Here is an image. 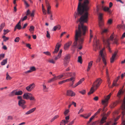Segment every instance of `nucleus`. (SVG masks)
<instances>
[{"instance_id": "f257e3e1", "label": "nucleus", "mask_w": 125, "mask_h": 125, "mask_svg": "<svg viewBox=\"0 0 125 125\" xmlns=\"http://www.w3.org/2000/svg\"><path fill=\"white\" fill-rule=\"evenodd\" d=\"M77 12H75L74 16L75 18L79 15H82L80 19L77 21L80 22L78 25V29L75 31V41L72 46L73 50L74 51L76 48L79 50L82 48V44L83 41L84 36L85 35L87 27L83 25L84 23H87L88 20V13L87 11L89 8L88 0H79Z\"/></svg>"}, {"instance_id": "f03ea898", "label": "nucleus", "mask_w": 125, "mask_h": 125, "mask_svg": "<svg viewBox=\"0 0 125 125\" xmlns=\"http://www.w3.org/2000/svg\"><path fill=\"white\" fill-rule=\"evenodd\" d=\"M102 80L100 78H99L96 79L93 83L92 87L90 91L88 93V94L89 95L92 93L95 90H96L99 86L102 83Z\"/></svg>"}, {"instance_id": "7ed1b4c3", "label": "nucleus", "mask_w": 125, "mask_h": 125, "mask_svg": "<svg viewBox=\"0 0 125 125\" xmlns=\"http://www.w3.org/2000/svg\"><path fill=\"white\" fill-rule=\"evenodd\" d=\"M104 49H103L102 50H101L99 52V54L98 56V58L96 62H100L101 60V57H102V60L103 63L105 65H106V60L104 58V55L103 54V51Z\"/></svg>"}, {"instance_id": "20e7f679", "label": "nucleus", "mask_w": 125, "mask_h": 125, "mask_svg": "<svg viewBox=\"0 0 125 125\" xmlns=\"http://www.w3.org/2000/svg\"><path fill=\"white\" fill-rule=\"evenodd\" d=\"M111 95V93H110L105 98L104 100H102V103L103 105L104 106L103 110L105 107L107 106L108 103V101L110 98V97Z\"/></svg>"}, {"instance_id": "39448f33", "label": "nucleus", "mask_w": 125, "mask_h": 125, "mask_svg": "<svg viewBox=\"0 0 125 125\" xmlns=\"http://www.w3.org/2000/svg\"><path fill=\"white\" fill-rule=\"evenodd\" d=\"M103 14L100 13L99 16V26L101 30H102L104 28V23L102 19Z\"/></svg>"}, {"instance_id": "423d86ee", "label": "nucleus", "mask_w": 125, "mask_h": 125, "mask_svg": "<svg viewBox=\"0 0 125 125\" xmlns=\"http://www.w3.org/2000/svg\"><path fill=\"white\" fill-rule=\"evenodd\" d=\"M62 75H64L63 76H70L71 77H73L75 78L76 73L75 72H67L63 73Z\"/></svg>"}, {"instance_id": "0eeeda50", "label": "nucleus", "mask_w": 125, "mask_h": 125, "mask_svg": "<svg viewBox=\"0 0 125 125\" xmlns=\"http://www.w3.org/2000/svg\"><path fill=\"white\" fill-rule=\"evenodd\" d=\"M25 101L23 100H19L18 101L19 106L21 107L23 109H24L26 107V105L25 104Z\"/></svg>"}, {"instance_id": "6e6552de", "label": "nucleus", "mask_w": 125, "mask_h": 125, "mask_svg": "<svg viewBox=\"0 0 125 125\" xmlns=\"http://www.w3.org/2000/svg\"><path fill=\"white\" fill-rule=\"evenodd\" d=\"M124 87V86H123L122 88L120 89L117 95V96L119 99H120V98L122 95L123 94L124 92L125 91V89H124L123 90V88Z\"/></svg>"}, {"instance_id": "1a4fd4ad", "label": "nucleus", "mask_w": 125, "mask_h": 125, "mask_svg": "<svg viewBox=\"0 0 125 125\" xmlns=\"http://www.w3.org/2000/svg\"><path fill=\"white\" fill-rule=\"evenodd\" d=\"M110 39H104L103 40V42L106 45L107 47H108L109 49V52H111V50L110 48H109V46L110 44L109 41Z\"/></svg>"}, {"instance_id": "9d476101", "label": "nucleus", "mask_w": 125, "mask_h": 125, "mask_svg": "<svg viewBox=\"0 0 125 125\" xmlns=\"http://www.w3.org/2000/svg\"><path fill=\"white\" fill-rule=\"evenodd\" d=\"M34 83L30 84L26 88V89L28 92L31 91L34 87Z\"/></svg>"}, {"instance_id": "9b49d317", "label": "nucleus", "mask_w": 125, "mask_h": 125, "mask_svg": "<svg viewBox=\"0 0 125 125\" xmlns=\"http://www.w3.org/2000/svg\"><path fill=\"white\" fill-rule=\"evenodd\" d=\"M64 75H61L58 76H55V77L51 79L52 82H53L58 79H60Z\"/></svg>"}, {"instance_id": "f8f14e48", "label": "nucleus", "mask_w": 125, "mask_h": 125, "mask_svg": "<svg viewBox=\"0 0 125 125\" xmlns=\"http://www.w3.org/2000/svg\"><path fill=\"white\" fill-rule=\"evenodd\" d=\"M109 114V113H108L106 114V116H104L103 117L100 121V123L101 124H103L105 122L106 120L107 119V116Z\"/></svg>"}, {"instance_id": "ddd939ff", "label": "nucleus", "mask_w": 125, "mask_h": 125, "mask_svg": "<svg viewBox=\"0 0 125 125\" xmlns=\"http://www.w3.org/2000/svg\"><path fill=\"white\" fill-rule=\"evenodd\" d=\"M67 95L73 97L75 95V94L72 91L68 90L67 91Z\"/></svg>"}, {"instance_id": "4468645a", "label": "nucleus", "mask_w": 125, "mask_h": 125, "mask_svg": "<svg viewBox=\"0 0 125 125\" xmlns=\"http://www.w3.org/2000/svg\"><path fill=\"white\" fill-rule=\"evenodd\" d=\"M61 46V45L59 44V43H58L57 45H56L54 51L53 52V54L56 53L58 52L59 48Z\"/></svg>"}, {"instance_id": "2eb2a0df", "label": "nucleus", "mask_w": 125, "mask_h": 125, "mask_svg": "<svg viewBox=\"0 0 125 125\" xmlns=\"http://www.w3.org/2000/svg\"><path fill=\"white\" fill-rule=\"evenodd\" d=\"M84 78H83L81 79L77 83H76L73 86V88H74L77 86L78 85L81 84L84 81Z\"/></svg>"}, {"instance_id": "dca6fc26", "label": "nucleus", "mask_w": 125, "mask_h": 125, "mask_svg": "<svg viewBox=\"0 0 125 125\" xmlns=\"http://www.w3.org/2000/svg\"><path fill=\"white\" fill-rule=\"evenodd\" d=\"M72 42L71 41H70L67 43H66L64 46V48L65 50L67 49L70 46L72 43Z\"/></svg>"}, {"instance_id": "f3484780", "label": "nucleus", "mask_w": 125, "mask_h": 125, "mask_svg": "<svg viewBox=\"0 0 125 125\" xmlns=\"http://www.w3.org/2000/svg\"><path fill=\"white\" fill-rule=\"evenodd\" d=\"M30 94H31V93H26L24 94L23 96V98L26 99H29V97L30 95Z\"/></svg>"}, {"instance_id": "a211bd4d", "label": "nucleus", "mask_w": 125, "mask_h": 125, "mask_svg": "<svg viewBox=\"0 0 125 125\" xmlns=\"http://www.w3.org/2000/svg\"><path fill=\"white\" fill-rule=\"evenodd\" d=\"M117 52V51L115 52L112 55V57L110 59L111 62V63L113 62Z\"/></svg>"}, {"instance_id": "6ab92c4d", "label": "nucleus", "mask_w": 125, "mask_h": 125, "mask_svg": "<svg viewBox=\"0 0 125 125\" xmlns=\"http://www.w3.org/2000/svg\"><path fill=\"white\" fill-rule=\"evenodd\" d=\"M103 9L105 11L107 12L110 15L111 14L112 11L109 10V8L108 7H105L103 8Z\"/></svg>"}, {"instance_id": "aec40b11", "label": "nucleus", "mask_w": 125, "mask_h": 125, "mask_svg": "<svg viewBox=\"0 0 125 125\" xmlns=\"http://www.w3.org/2000/svg\"><path fill=\"white\" fill-rule=\"evenodd\" d=\"M94 41V46L95 47V48L96 49H97L99 47V42L97 40L95 39Z\"/></svg>"}, {"instance_id": "412c9836", "label": "nucleus", "mask_w": 125, "mask_h": 125, "mask_svg": "<svg viewBox=\"0 0 125 125\" xmlns=\"http://www.w3.org/2000/svg\"><path fill=\"white\" fill-rule=\"evenodd\" d=\"M36 109V107L33 108L26 113L25 114L26 115H28L30 114L33 112Z\"/></svg>"}, {"instance_id": "4be33fe9", "label": "nucleus", "mask_w": 125, "mask_h": 125, "mask_svg": "<svg viewBox=\"0 0 125 125\" xmlns=\"http://www.w3.org/2000/svg\"><path fill=\"white\" fill-rule=\"evenodd\" d=\"M61 28V26L59 25H57L54 26L52 30L53 31H55L56 30H59Z\"/></svg>"}, {"instance_id": "5701e85b", "label": "nucleus", "mask_w": 125, "mask_h": 125, "mask_svg": "<svg viewBox=\"0 0 125 125\" xmlns=\"http://www.w3.org/2000/svg\"><path fill=\"white\" fill-rule=\"evenodd\" d=\"M113 35L112 34L111 35L110 37V39L113 41V42L114 43H115L116 44H117V40L116 39H114V40H113Z\"/></svg>"}, {"instance_id": "b1692460", "label": "nucleus", "mask_w": 125, "mask_h": 125, "mask_svg": "<svg viewBox=\"0 0 125 125\" xmlns=\"http://www.w3.org/2000/svg\"><path fill=\"white\" fill-rule=\"evenodd\" d=\"M42 86L43 87V91L45 92H47L48 91V88L46 87V85L45 84V83H43Z\"/></svg>"}, {"instance_id": "393cba45", "label": "nucleus", "mask_w": 125, "mask_h": 125, "mask_svg": "<svg viewBox=\"0 0 125 125\" xmlns=\"http://www.w3.org/2000/svg\"><path fill=\"white\" fill-rule=\"evenodd\" d=\"M68 122V120H63L61 122L60 125H65L66 124H67Z\"/></svg>"}, {"instance_id": "a878e982", "label": "nucleus", "mask_w": 125, "mask_h": 125, "mask_svg": "<svg viewBox=\"0 0 125 125\" xmlns=\"http://www.w3.org/2000/svg\"><path fill=\"white\" fill-rule=\"evenodd\" d=\"M70 57V54H66L65 56L64 60L69 61Z\"/></svg>"}, {"instance_id": "bb28decb", "label": "nucleus", "mask_w": 125, "mask_h": 125, "mask_svg": "<svg viewBox=\"0 0 125 125\" xmlns=\"http://www.w3.org/2000/svg\"><path fill=\"white\" fill-rule=\"evenodd\" d=\"M15 95H21L23 93V92L21 90H20L18 91H16V90H15Z\"/></svg>"}, {"instance_id": "cd10ccee", "label": "nucleus", "mask_w": 125, "mask_h": 125, "mask_svg": "<svg viewBox=\"0 0 125 125\" xmlns=\"http://www.w3.org/2000/svg\"><path fill=\"white\" fill-rule=\"evenodd\" d=\"M30 94V95L29 97V99L30 100H32L34 101H35L36 99L33 96L32 94Z\"/></svg>"}, {"instance_id": "c85d7f7f", "label": "nucleus", "mask_w": 125, "mask_h": 125, "mask_svg": "<svg viewBox=\"0 0 125 125\" xmlns=\"http://www.w3.org/2000/svg\"><path fill=\"white\" fill-rule=\"evenodd\" d=\"M75 78L73 77H71V78L66 79L67 82H69L70 81H72V82H74L75 81Z\"/></svg>"}, {"instance_id": "c756f323", "label": "nucleus", "mask_w": 125, "mask_h": 125, "mask_svg": "<svg viewBox=\"0 0 125 125\" xmlns=\"http://www.w3.org/2000/svg\"><path fill=\"white\" fill-rule=\"evenodd\" d=\"M7 59L6 58V59L3 60L1 62V65H4L6 64L7 62Z\"/></svg>"}, {"instance_id": "7c9ffc66", "label": "nucleus", "mask_w": 125, "mask_h": 125, "mask_svg": "<svg viewBox=\"0 0 125 125\" xmlns=\"http://www.w3.org/2000/svg\"><path fill=\"white\" fill-rule=\"evenodd\" d=\"M15 90H13L9 94V95L10 96H13L15 95Z\"/></svg>"}, {"instance_id": "2f4dec72", "label": "nucleus", "mask_w": 125, "mask_h": 125, "mask_svg": "<svg viewBox=\"0 0 125 125\" xmlns=\"http://www.w3.org/2000/svg\"><path fill=\"white\" fill-rule=\"evenodd\" d=\"M5 26V24L4 23H2L0 26V32L2 31V29Z\"/></svg>"}, {"instance_id": "473e14b6", "label": "nucleus", "mask_w": 125, "mask_h": 125, "mask_svg": "<svg viewBox=\"0 0 125 125\" xmlns=\"http://www.w3.org/2000/svg\"><path fill=\"white\" fill-rule=\"evenodd\" d=\"M13 116L11 115H9L7 116V120H12L13 119Z\"/></svg>"}, {"instance_id": "72a5a7b5", "label": "nucleus", "mask_w": 125, "mask_h": 125, "mask_svg": "<svg viewBox=\"0 0 125 125\" xmlns=\"http://www.w3.org/2000/svg\"><path fill=\"white\" fill-rule=\"evenodd\" d=\"M59 117V116L58 115H55L53 118H52L50 121L51 122H52L53 121H54L55 119L58 118Z\"/></svg>"}, {"instance_id": "f704fd0d", "label": "nucleus", "mask_w": 125, "mask_h": 125, "mask_svg": "<svg viewBox=\"0 0 125 125\" xmlns=\"http://www.w3.org/2000/svg\"><path fill=\"white\" fill-rule=\"evenodd\" d=\"M11 77H10L9 74H8V73H7L6 74V79L7 80H10L11 79Z\"/></svg>"}, {"instance_id": "c9c22d12", "label": "nucleus", "mask_w": 125, "mask_h": 125, "mask_svg": "<svg viewBox=\"0 0 125 125\" xmlns=\"http://www.w3.org/2000/svg\"><path fill=\"white\" fill-rule=\"evenodd\" d=\"M34 27L32 26H31L30 27V28L29 29V30L30 32L33 31H34Z\"/></svg>"}, {"instance_id": "e433bc0d", "label": "nucleus", "mask_w": 125, "mask_h": 125, "mask_svg": "<svg viewBox=\"0 0 125 125\" xmlns=\"http://www.w3.org/2000/svg\"><path fill=\"white\" fill-rule=\"evenodd\" d=\"M69 62V61L64 60L63 64L65 66H66Z\"/></svg>"}, {"instance_id": "4c0bfd02", "label": "nucleus", "mask_w": 125, "mask_h": 125, "mask_svg": "<svg viewBox=\"0 0 125 125\" xmlns=\"http://www.w3.org/2000/svg\"><path fill=\"white\" fill-rule=\"evenodd\" d=\"M15 28L18 29V30H20L21 29V25H18V24H17L15 26Z\"/></svg>"}, {"instance_id": "58836bf2", "label": "nucleus", "mask_w": 125, "mask_h": 125, "mask_svg": "<svg viewBox=\"0 0 125 125\" xmlns=\"http://www.w3.org/2000/svg\"><path fill=\"white\" fill-rule=\"evenodd\" d=\"M111 121H110L109 122L107 123H106L105 125H116L117 123H115L113 124H112L111 125Z\"/></svg>"}, {"instance_id": "ea45409f", "label": "nucleus", "mask_w": 125, "mask_h": 125, "mask_svg": "<svg viewBox=\"0 0 125 125\" xmlns=\"http://www.w3.org/2000/svg\"><path fill=\"white\" fill-rule=\"evenodd\" d=\"M101 30L102 31L101 34L102 35H103L104 33H106L107 31V29H105L104 30H103V29L102 30Z\"/></svg>"}, {"instance_id": "a19ab883", "label": "nucleus", "mask_w": 125, "mask_h": 125, "mask_svg": "<svg viewBox=\"0 0 125 125\" xmlns=\"http://www.w3.org/2000/svg\"><path fill=\"white\" fill-rule=\"evenodd\" d=\"M30 69L31 72L35 71L36 70V68L34 66L30 67Z\"/></svg>"}, {"instance_id": "79ce46f5", "label": "nucleus", "mask_w": 125, "mask_h": 125, "mask_svg": "<svg viewBox=\"0 0 125 125\" xmlns=\"http://www.w3.org/2000/svg\"><path fill=\"white\" fill-rule=\"evenodd\" d=\"M78 62H79L80 63H82V61L81 56H79L78 57Z\"/></svg>"}, {"instance_id": "37998d69", "label": "nucleus", "mask_w": 125, "mask_h": 125, "mask_svg": "<svg viewBox=\"0 0 125 125\" xmlns=\"http://www.w3.org/2000/svg\"><path fill=\"white\" fill-rule=\"evenodd\" d=\"M61 55L58 54V55L57 56H55V58H54L55 60H57L59 59L61 57Z\"/></svg>"}, {"instance_id": "c03bdc74", "label": "nucleus", "mask_w": 125, "mask_h": 125, "mask_svg": "<svg viewBox=\"0 0 125 125\" xmlns=\"http://www.w3.org/2000/svg\"><path fill=\"white\" fill-rule=\"evenodd\" d=\"M94 118V116H92L90 118L89 121L87 123V124H88L92 121V120Z\"/></svg>"}, {"instance_id": "a18cd8bd", "label": "nucleus", "mask_w": 125, "mask_h": 125, "mask_svg": "<svg viewBox=\"0 0 125 125\" xmlns=\"http://www.w3.org/2000/svg\"><path fill=\"white\" fill-rule=\"evenodd\" d=\"M5 56L4 54H0V60L2 59Z\"/></svg>"}, {"instance_id": "49530a36", "label": "nucleus", "mask_w": 125, "mask_h": 125, "mask_svg": "<svg viewBox=\"0 0 125 125\" xmlns=\"http://www.w3.org/2000/svg\"><path fill=\"white\" fill-rule=\"evenodd\" d=\"M93 62V61H91L89 62L88 64V67L91 68Z\"/></svg>"}, {"instance_id": "de8ad7c7", "label": "nucleus", "mask_w": 125, "mask_h": 125, "mask_svg": "<svg viewBox=\"0 0 125 125\" xmlns=\"http://www.w3.org/2000/svg\"><path fill=\"white\" fill-rule=\"evenodd\" d=\"M46 37L49 38L50 39V36L49 32L48 31H47V34L46 35Z\"/></svg>"}, {"instance_id": "09e8293b", "label": "nucleus", "mask_w": 125, "mask_h": 125, "mask_svg": "<svg viewBox=\"0 0 125 125\" xmlns=\"http://www.w3.org/2000/svg\"><path fill=\"white\" fill-rule=\"evenodd\" d=\"M4 32L3 33V34L4 35H6L7 33L9 32L10 31L8 29L7 30H3Z\"/></svg>"}, {"instance_id": "8fccbe9b", "label": "nucleus", "mask_w": 125, "mask_h": 125, "mask_svg": "<svg viewBox=\"0 0 125 125\" xmlns=\"http://www.w3.org/2000/svg\"><path fill=\"white\" fill-rule=\"evenodd\" d=\"M43 53L48 55H51V53L48 51L44 52H43Z\"/></svg>"}, {"instance_id": "3c124183", "label": "nucleus", "mask_w": 125, "mask_h": 125, "mask_svg": "<svg viewBox=\"0 0 125 125\" xmlns=\"http://www.w3.org/2000/svg\"><path fill=\"white\" fill-rule=\"evenodd\" d=\"M117 81V80L115 82H114L113 83V84L112 85V86L113 87L114 86H117L118 85V84H116V83Z\"/></svg>"}, {"instance_id": "603ef678", "label": "nucleus", "mask_w": 125, "mask_h": 125, "mask_svg": "<svg viewBox=\"0 0 125 125\" xmlns=\"http://www.w3.org/2000/svg\"><path fill=\"white\" fill-rule=\"evenodd\" d=\"M66 82H67L66 80H64L59 82V84H62V83H65Z\"/></svg>"}, {"instance_id": "864d4df0", "label": "nucleus", "mask_w": 125, "mask_h": 125, "mask_svg": "<svg viewBox=\"0 0 125 125\" xmlns=\"http://www.w3.org/2000/svg\"><path fill=\"white\" fill-rule=\"evenodd\" d=\"M91 113H88V114L86 115V116H85V117H84V118L85 119H87L90 116L91 114Z\"/></svg>"}, {"instance_id": "5fc2aeb1", "label": "nucleus", "mask_w": 125, "mask_h": 125, "mask_svg": "<svg viewBox=\"0 0 125 125\" xmlns=\"http://www.w3.org/2000/svg\"><path fill=\"white\" fill-rule=\"evenodd\" d=\"M69 112V110L68 109L66 110L64 112V113L65 115H66Z\"/></svg>"}, {"instance_id": "6e6d98bb", "label": "nucleus", "mask_w": 125, "mask_h": 125, "mask_svg": "<svg viewBox=\"0 0 125 125\" xmlns=\"http://www.w3.org/2000/svg\"><path fill=\"white\" fill-rule=\"evenodd\" d=\"M19 37H17L15 39L14 41L16 42H19Z\"/></svg>"}, {"instance_id": "4d7b16f0", "label": "nucleus", "mask_w": 125, "mask_h": 125, "mask_svg": "<svg viewBox=\"0 0 125 125\" xmlns=\"http://www.w3.org/2000/svg\"><path fill=\"white\" fill-rule=\"evenodd\" d=\"M27 18V17L26 16H25L23 18L21 19V20L23 21L25 20Z\"/></svg>"}, {"instance_id": "13d9d810", "label": "nucleus", "mask_w": 125, "mask_h": 125, "mask_svg": "<svg viewBox=\"0 0 125 125\" xmlns=\"http://www.w3.org/2000/svg\"><path fill=\"white\" fill-rule=\"evenodd\" d=\"M109 24H111L112 23V20L111 19H109L107 22Z\"/></svg>"}, {"instance_id": "bf43d9fd", "label": "nucleus", "mask_w": 125, "mask_h": 125, "mask_svg": "<svg viewBox=\"0 0 125 125\" xmlns=\"http://www.w3.org/2000/svg\"><path fill=\"white\" fill-rule=\"evenodd\" d=\"M84 110L83 108H82L79 111L78 114H79L80 113H81Z\"/></svg>"}, {"instance_id": "052dcab7", "label": "nucleus", "mask_w": 125, "mask_h": 125, "mask_svg": "<svg viewBox=\"0 0 125 125\" xmlns=\"http://www.w3.org/2000/svg\"><path fill=\"white\" fill-rule=\"evenodd\" d=\"M35 12L34 10H33L32 11V12L30 13L31 16L32 17H33L34 16V13Z\"/></svg>"}, {"instance_id": "680f3d73", "label": "nucleus", "mask_w": 125, "mask_h": 125, "mask_svg": "<svg viewBox=\"0 0 125 125\" xmlns=\"http://www.w3.org/2000/svg\"><path fill=\"white\" fill-rule=\"evenodd\" d=\"M85 90H83L82 91H80L79 92L80 93H81V94H84L85 93Z\"/></svg>"}, {"instance_id": "e2e57ef3", "label": "nucleus", "mask_w": 125, "mask_h": 125, "mask_svg": "<svg viewBox=\"0 0 125 125\" xmlns=\"http://www.w3.org/2000/svg\"><path fill=\"white\" fill-rule=\"evenodd\" d=\"M27 13L26 14V16H27L29 15L30 14V12L29 10H28L27 11Z\"/></svg>"}, {"instance_id": "0e129e2a", "label": "nucleus", "mask_w": 125, "mask_h": 125, "mask_svg": "<svg viewBox=\"0 0 125 125\" xmlns=\"http://www.w3.org/2000/svg\"><path fill=\"white\" fill-rule=\"evenodd\" d=\"M42 10L43 14L44 15L46 14V10H45V9H42Z\"/></svg>"}, {"instance_id": "69168bd1", "label": "nucleus", "mask_w": 125, "mask_h": 125, "mask_svg": "<svg viewBox=\"0 0 125 125\" xmlns=\"http://www.w3.org/2000/svg\"><path fill=\"white\" fill-rule=\"evenodd\" d=\"M26 46L27 47H28L30 49H31V45L29 44H27Z\"/></svg>"}, {"instance_id": "338daca9", "label": "nucleus", "mask_w": 125, "mask_h": 125, "mask_svg": "<svg viewBox=\"0 0 125 125\" xmlns=\"http://www.w3.org/2000/svg\"><path fill=\"white\" fill-rule=\"evenodd\" d=\"M49 62L51 63H52L53 64H54L55 63V62L53 59H51L49 61Z\"/></svg>"}, {"instance_id": "774afa93", "label": "nucleus", "mask_w": 125, "mask_h": 125, "mask_svg": "<svg viewBox=\"0 0 125 125\" xmlns=\"http://www.w3.org/2000/svg\"><path fill=\"white\" fill-rule=\"evenodd\" d=\"M112 108H114L116 105V103H113L112 104Z\"/></svg>"}]
</instances>
